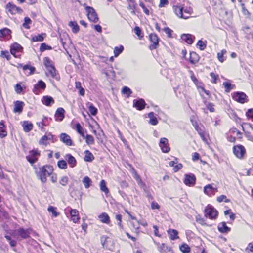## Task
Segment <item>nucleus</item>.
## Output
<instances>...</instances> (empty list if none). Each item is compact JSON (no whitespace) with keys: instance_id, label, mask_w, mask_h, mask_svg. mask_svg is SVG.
<instances>
[{"instance_id":"obj_1","label":"nucleus","mask_w":253,"mask_h":253,"mask_svg":"<svg viewBox=\"0 0 253 253\" xmlns=\"http://www.w3.org/2000/svg\"><path fill=\"white\" fill-rule=\"evenodd\" d=\"M53 171V168L50 165H45L39 168L37 175L42 183L47 181L46 176L50 175Z\"/></svg>"},{"instance_id":"obj_2","label":"nucleus","mask_w":253,"mask_h":253,"mask_svg":"<svg viewBox=\"0 0 253 253\" xmlns=\"http://www.w3.org/2000/svg\"><path fill=\"white\" fill-rule=\"evenodd\" d=\"M205 216L211 220L216 219L218 216L217 211L211 206H207L204 209Z\"/></svg>"},{"instance_id":"obj_3","label":"nucleus","mask_w":253,"mask_h":253,"mask_svg":"<svg viewBox=\"0 0 253 253\" xmlns=\"http://www.w3.org/2000/svg\"><path fill=\"white\" fill-rule=\"evenodd\" d=\"M85 10L87 12V15L88 19L92 22H97L99 19L94 9L92 7L86 6Z\"/></svg>"},{"instance_id":"obj_4","label":"nucleus","mask_w":253,"mask_h":253,"mask_svg":"<svg viewBox=\"0 0 253 253\" xmlns=\"http://www.w3.org/2000/svg\"><path fill=\"white\" fill-rule=\"evenodd\" d=\"M234 155L239 159H242L246 154L245 147L241 145L234 146L233 148Z\"/></svg>"},{"instance_id":"obj_5","label":"nucleus","mask_w":253,"mask_h":253,"mask_svg":"<svg viewBox=\"0 0 253 253\" xmlns=\"http://www.w3.org/2000/svg\"><path fill=\"white\" fill-rule=\"evenodd\" d=\"M173 8L175 14L179 18L183 19H187L189 18L188 15H186L183 14L184 6L180 4H177L173 6Z\"/></svg>"},{"instance_id":"obj_6","label":"nucleus","mask_w":253,"mask_h":253,"mask_svg":"<svg viewBox=\"0 0 253 253\" xmlns=\"http://www.w3.org/2000/svg\"><path fill=\"white\" fill-rule=\"evenodd\" d=\"M233 98L240 103H244L248 102V97L246 94L242 92H237L234 93Z\"/></svg>"},{"instance_id":"obj_7","label":"nucleus","mask_w":253,"mask_h":253,"mask_svg":"<svg viewBox=\"0 0 253 253\" xmlns=\"http://www.w3.org/2000/svg\"><path fill=\"white\" fill-rule=\"evenodd\" d=\"M6 8L8 12L11 14H21L23 12V10L21 8L16 6L15 4L10 2L6 4Z\"/></svg>"},{"instance_id":"obj_8","label":"nucleus","mask_w":253,"mask_h":253,"mask_svg":"<svg viewBox=\"0 0 253 253\" xmlns=\"http://www.w3.org/2000/svg\"><path fill=\"white\" fill-rule=\"evenodd\" d=\"M195 181L196 177L193 174L190 173L189 174H186L185 175L184 183L185 185L189 186H193L195 184Z\"/></svg>"},{"instance_id":"obj_9","label":"nucleus","mask_w":253,"mask_h":253,"mask_svg":"<svg viewBox=\"0 0 253 253\" xmlns=\"http://www.w3.org/2000/svg\"><path fill=\"white\" fill-rule=\"evenodd\" d=\"M149 39L153 43L150 45L149 48L151 50L156 49L159 44V38L156 34H151L149 35Z\"/></svg>"},{"instance_id":"obj_10","label":"nucleus","mask_w":253,"mask_h":253,"mask_svg":"<svg viewBox=\"0 0 253 253\" xmlns=\"http://www.w3.org/2000/svg\"><path fill=\"white\" fill-rule=\"evenodd\" d=\"M31 230L30 229H24L20 228L17 230V232L22 239H27L30 237Z\"/></svg>"},{"instance_id":"obj_11","label":"nucleus","mask_w":253,"mask_h":253,"mask_svg":"<svg viewBox=\"0 0 253 253\" xmlns=\"http://www.w3.org/2000/svg\"><path fill=\"white\" fill-rule=\"evenodd\" d=\"M159 146L164 153H168L170 151V147L168 146V140L166 138L160 139Z\"/></svg>"},{"instance_id":"obj_12","label":"nucleus","mask_w":253,"mask_h":253,"mask_svg":"<svg viewBox=\"0 0 253 253\" xmlns=\"http://www.w3.org/2000/svg\"><path fill=\"white\" fill-rule=\"evenodd\" d=\"M59 138L60 139V141H61L62 142L65 143L67 146H72L73 145V142L72 139H71V137L69 135H68L67 134L65 133H61L60 136Z\"/></svg>"},{"instance_id":"obj_13","label":"nucleus","mask_w":253,"mask_h":253,"mask_svg":"<svg viewBox=\"0 0 253 253\" xmlns=\"http://www.w3.org/2000/svg\"><path fill=\"white\" fill-rule=\"evenodd\" d=\"M45 87V83L42 81L40 80L38 82L37 84L34 85L33 91L35 94H38L40 93V89L44 90Z\"/></svg>"},{"instance_id":"obj_14","label":"nucleus","mask_w":253,"mask_h":253,"mask_svg":"<svg viewBox=\"0 0 253 253\" xmlns=\"http://www.w3.org/2000/svg\"><path fill=\"white\" fill-rule=\"evenodd\" d=\"M145 105V102L143 99H139L138 100L135 99L133 100V106L139 110L143 109Z\"/></svg>"},{"instance_id":"obj_15","label":"nucleus","mask_w":253,"mask_h":253,"mask_svg":"<svg viewBox=\"0 0 253 253\" xmlns=\"http://www.w3.org/2000/svg\"><path fill=\"white\" fill-rule=\"evenodd\" d=\"M64 113L65 110L63 108H58L55 114L56 120L61 121L65 117Z\"/></svg>"},{"instance_id":"obj_16","label":"nucleus","mask_w":253,"mask_h":253,"mask_svg":"<svg viewBox=\"0 0 253 253\" xmlns=\"http://www.w3.org/2000/svg\"><path fill=\"white\" fill-rule=\"evenodd\" d=\"M181 39L184 41L189 44H191L193 42L194 37L190 34H183L181 35Z\"/></svg>"},{"instance_id":"obj_17","label":"nucleus","mask_w":253,"mask_h":253,"mask_svg":"<svg viewBox=\"0 0 253 253\" xmlns=\"http://www.w3.org/2000/svg\"><path fill=\"white\" fill-rule=\"evenodd\" d=\"M24 105L23 102L16 101L14 102V112L16 113H21L22 111L23 107Z\"/></svg>"},{"instance_id":"obj_18","label":"nucleus","mask_w":253,"mask_h":253,"mask_svg":"<svg viewBox=\"0 0 253 253\" xmlns=\"http://www.w3.org/2000/svg\"><path fill=\"white\" fill-rule=\"evenodd\" d=\"M66 160L67 161L68 164L70 165L71 168L74 167L76 165V159L70 154H67L65 157Z\"/></svg>"},{"instance_id":"obj_19","label":"nucleus","mask_w":253,"mask_h":253,"mask_svg":"<svg viewBox=\"0 0 253 253\" xmlns=\"http://www.w3.org/2000/svg\"><path fill=\"white\" fill-rule=\"evenodd\" d=\"M22 49V46L17 43H14L11 47L10 52L11 54L16 56V53Z\"/></svg>"},{"instance_id":"obj_20","label":"nucleus","mask_w":253,"mask_h":253,"mask_svg":"<svg viewBox=\"0 0 253 253\" xmlns=\"http://www.w3.org/2000/svg\"><path fill=\"white\" fill-rule=\"evenodd\" d=\"M42 101L46 106H50L51 104L54 103L53 98L49 96H44L42 99Z\"/></svg>"},{"instance_id":"obj_21","label":"nucleus","mask_w":253,"mask_h":253,"mask_svg":"<svg viewBox=\"0 0 253 253\" xmlns=\"http://www.w3.org/2000/svg\"><path fill=\"white\" fill-rule=\"evenodd\" d=\"M99 220L103 223L109 224L110 223V217L108 214L105 212L101 213L98 216Z\"/></svg>"},{"instance_id":"obj_22","label":"nucleus","mask_w":253,"mask_h":253,"mask_svg":"<svg viewBox=\"0 0 253 253\" xmlns=\"http://www.w3.org/2000/svg\"><path fill=\"white\" fill-rule=\"evenodd\" d=\"M218 229L221 233H226L230 231V228L226 226L225 222H222L218 226Z\"/></svg>"},{"instance_id":"obj_23","label":"nucleus","mask_w":253,"mask_h":253,"mask_svg":"<svg viewBox=\"0 0 253 253\" xmlns=\"http://www.w3.org/2000/svg\"><path fill=\"white\" fill-rule=\"evenodd\" d=\"M128 3L127 8L129 10H132L131 13L132 14H135V9L136 7V4L135 3V0H127Z\"/></svg>"},{"instance_id":"obj_24","label":"nucleus","mask_w":253,"mask_h":253,"mask_svg":"<svg viewBox=\"0 0 253 253\" xmlns=\"http://www.w3.org/2000/svg\"><path fill=\"white\" fill-rule=\"evenodd\" d=\"M23 130L26 132L30 131L33 129V124L28 121H24L22 124Z\"/></svg>"},{"instance_id":"obj_25","label":"nucleus","mask_w":253,"mask_h":253,"mask_svg":"<svg viewBox=\"0 0 253 253\" xmlns=\"http://www.w3.org/2000/svg\"><path fill=\"white\" fill-rule=\"evenodd\" d=\"M45 36L46 34L44 33H42L41 34H39L38 35L33 36L31 40L33 42H42L43 41Z\"/></svg>"},{"instance_id":"obj_26","label":"nucleus","mask_w":253,"mask_h":253,"mask_svg":"<svg viewBox=\"0 0 253 253\" xmlns=\"http://www.w3.org/2000/svg\"><path fill=\"white\" fill-rule=\"evenodd\" d=\"M68 26L72 28L74 33H77L79 31V26L76 21H70Z\"/></svg>"},{"instance_id":"obj_27","label":"nucleus","mask_w":253,"mask_h":253,"mask_svg":"<svg viewBox=\"0 0 253 253\" xmlns=\"http://www.w3.org/2000/svg\"><path fill=\"white\" fill-rule=\"evenodd\" d=\"M168 233L171 240H174L178 239V231L175 229H170L168 231Z\"/></svg>"},{"instance_id":"obj_28","label":"nucleus","mask_w":253,"mask_h":253,"mask_svg":"<svg viewBox=\"0 0 253 253\" xmlns=\"http://www.w3.org/2000/svg\"><path fill=\"white\" fill-rule=\"evenodd\" d=\"M84 154V160L85 162H92L94 160V157L93 154L89 150H85Z\"/></svg>"},{"instance_id":"obj_29","label":"nucleus","mask_w":253,"mask_h":253,"mask_svg":"<svg viewBox=\"0 0 253 253\" xmlns=\"http://www.w3.org/2000/svg\"><path fill=\"white\" fill-rule=\"evenodd\" d=\"M148 117L150 118L149 123L152 125H156L158 122L157 119L154 116V113L152 112L148 114Z\"/></svg>"},{"instance_id":"obj_30","label":"nucleus","mask_w":253,"mask_h":253,"mask_svg":"<svg viewBox=\"0 0 253 253\" xmlns=\"http://www.w3.org/2000/svg\"><path fill=\"white\" fill-rule=\"evenodd\" d=\"M199 61V56L198 54L194 52H191L190 56V62L192 64H196Z\"/></svg>"},{"instance_id":"obj_31","label":"nucleus","mask_w":253,"mask_h":253,"mask_svg":"<svg viewBox=\"0 0 253 253\" xmlns=\"http://www.w3.org/2000/svg\"><path fill=\"white\" fill-rule=\"evenodd\" d=\"M7 135L5 126L2 122H0V137L4 138Z\"/></svg>"},{"instance_id":"obj_32","label":"nucleus","mask_w":253,"mask_h":253,"mask_svg":"<svg viewBox=\"0 0 253 253\" xmlns=\"http://www.w3.org/2000/svg\"><path fill=\"white\" fill-rule=\"evenodd\" d=\"M82 181L85 188H88L92 183L91 179L87 176H85Z\"/></svg>"},{"instance_id":"obj_33","label":"nucleus","mask_w":253,"mask_h":253,"mask_svg":"<svg viewBox=\"0 0 253 253\" xmlns=\"http://www.w3.org/2000/svg\"><path fill=\"white\" fill-rule=\"evenodd\" d=\"M50 74V76L54 78L57 79L58 78V74L57 73V71L54 66L52 67H50L49 68L47 69Z\"/></svg>"},{"instance_id":"obj_34","label":"nucleus","mask_w":253,"mask_h":253,"mask_svg":"<svg viewBox=\"0 0 253 253\" xmlns=\"http://www.w3.org/2000/svg\"><path fill=\"white\" fill-rule=\"evenodd\" d=\"M100 188L101 191L104 192L105 194L109 193V189L106 187V182L104 180H102L100 182Z\"/></svg>"},{"instance_id":"obj_35","label":"nucleus","mask_w":253,"mask_h":253,"mask_svg":"<svg viewBox=\"0 0 253 253\" xmlns=\"http://www.w3.org/2000/svg\"><path fill=\"white\" fill-rule=\"evenodd\" d=\"M43 64L46 69L54 66L52 61L48 57H44L43 58Z\"/></svg>"},{"instance_id":"obj_36","label":"nucleus","mask_w":253,"mask_h":253,"mask_svg":"<svg viewBox=\"0 0 253 253\" xmlns=\"http://www.w3.org/2000/svg\"><path fill=\"white\" fill-rule=\"evenodd\" d=\"M76 129L83 137H85L84 129L79 123L76 124Z\"/></svg>"},{"instance_id":"obj_37","label":"nucleus","mask_w":253,"mask_h":253,"mask_svg":"<svg viewBox=\"0 0 253 253\" xmlns=\"http://www.w3.org/2000/svg\"><path fill=\"white\" fill-rule=\"evenodd\" d=\"M223 85L225 88V92L227 93L229 92L230 90L235 87L234 85L231 84L229 82H224L223 84Z\"/></svg>"},{"instance_id":"obj_38","label":"nucleus","mask_w":253,"mask_h":253,"mask_svg":"<svg viewBox=\"0 0 253 253\" xmlns=\"http://www.w3.org/2000/svg\"><path fill=\"white\" fill-rule=\"evenodd\" d=\"M75 85L76 87L79 90V94L82 96H84V94L85 90L82 87L81 83L80 82H76Z\"/></svg>"},{"instance_id":"obj_39","label":"nucleus","mask_w":253,"mask_h":253,"mask_svg":"<svg viewBox=\"0 0 253 253\" xmlns=\"http://www.w3.org/2000/svg\"><path fill=\"white\" fill-rule=\"evenodd\" d=\"M213 190H214V188L211 184L207 185L204 187V192L208 195H210V192Z\"/></svg>"},{"instance_id":"obj_40","label":"nucleus","mask_w":253,"mask_h":253,"mask_svg":"<svg viewBox=\"0 0 253 253\" xmlns=\"http://www.w3.org/2000/svg\"><path fill=\"white\" fill-rule=\"evenodd\" d=\"M180 250L183 253H189L190 252V248L186 244L182 245L180 247Z\"/></svg>"},{"instance_id":"obj_41","label":"nucleus","mask_w":253,"mask_h":253,"mask_svg":"<svg viewBox=\"0 0 253 253\" xmlns=\"http://www.w3.org/2000/svg\"><path fill=\"white\" fill-rule=\"evenodd\" d=\"M122 92L124 94H126L127 97H129L132 93L131 89L127 86L123 87Z\"/></svg>"},{"instance_id":"obj_42","label":"nucleus","mask_w":253,"mask_h":253,"mask_svg":"<svg viewBox=\"0 0 253 253\" xmlns=\"http://www.w3.org/2000/svg\"><path fill=\"white\" fill-rule=\"evenodd\" d=\"M56 208L50 206L48 208L47 210L48 212H51L54 217H57L59 215V213L56 212Z\"/></svg>"},{"instance_id":"obj_43","label":"nucleus","mask_w":253,"mask_h":253,"mask_svg":"<svg viewBox=\"0 0 253 253\" xmlns=\"http://www.w3.org/2000/svg\"><path fill=\"white\" fill-rule=\"evenodd\" d=\"M124 47L122 45H120L119 47H115L114 50V54L115 57H117L123 50Z\"/></svg>"},{"instance_id":"obj_44","label":"nucleus","mask_w":253,"mask_h":253,"mask_svg":"<svg viewBox=\"0 0 253 253\" xmlns=\"http://www.w3.org/2000/svg\"><path fill=\"white\" fill-rule=\"evenodd\" d=\"M23 69L24 71H26L27 70H30V71L29 73V75L33 74L35 71V67H32L29 65H25L23 66Z\"/></svg>"},{"instance_id":"obj_45","label":"nucleus","mask_w":253,"mask_h":253,"mask_svg":"<svg viewBox=\"0 0 253 253\" xmlns=\"http://www.w3.org/2000/svg\"><path fill=\"white\" fill-rule=\"evenodd\" d=\"M32 23V21L30 18L26 17L24 18V22L23 23V26L27 29H30V26L28 25Z\"/></svg>"},{"instance_id":"obj_46","label":"nucleus","mask_w":253,"mask_h":253,"mask_svg":"<svg viewBox=\"0 0 253 253\" xmlns=\"http://www.w3.org/2000/svg\"><path fill=\"white\" fill-rule=\"evenodd\" d=\"M11 31L7 28H4L0 30V37H4L10 35Z\"/></svg>"},{"instance_id":"obj_47","label":"nucleus","mask_w":253,"mask_h":253,"mask_svg":"<svg viewBox=\"0 0 253 253\" xmlns=\"http://www.w3.org/2000/svg\"><path fill=\"white\" fill-rule=\"evenodd\" d=\"M58 166L62 169H65L67 168V164L65 160H62L58 162Z\"/></svg>"},{"instance_id":"obj_48","label":"nucleus","mask_w":253,"mask_h":253,"mask_svg":"<svg viewBox=\"0 0 253 253\" xmlns=\"http://www.w3.org/2000/svg\"><path fill=\"white\" fill-rule=\"evenodd\" d=\"M84 138L86 139V142L88 145L94 143V138L92 136L87 134Z\"/></svg>"},{"instance_id":"obj_49","label":"nucleus","mask_w":253,"mask_h":253,"mask_svg":"<svg viewBox=\"0 0 253 253\" xmlns=\"http://www.w3.org/2000/svg\"><path fill=\"white\" fill-rule=\"evenodd\" d=\"M88 109L91 115L95 116L97 113V109L92 104L88 106Z\"/></svg>"},{"instance_id":"obj_50","label":"nucleus","mask_w":253,"mask_h":253,"mask_svg":"<svg viewBox=\"0 0 253 253\" xmlns=\"http://www.w3.org/2000/svg\"><path fill=\"white\" fill-rule=\"evenodd\" d=\"M51 46L46 45L45 43H42L41 44L40 50L41 52H43L45 50H51Z\"/></svg>"},{"instance_id":"obj_51","label":"nucleus","mask_w":253,"mask_h":253,"mask_svg":"<svg viewBox=\"0 0 253 253\" xmlns=\"http://www.w3.org/2000/svg\"><path fill=\"white\" fill-rule=\"evenodd\" d=\"M196 221L200 223L201 225H207L206 223L205 222V220L202 218L200 215H198L196 216Z\"/></svg>"},{"instance_id":"obj_52","label":"nucleus","mask_w":253,"mask_h":253,"mask_svg":"<svg viewBox=\"0 0 253 253\" xmlns=\"http://www.w3.org/2000/svg\"><path fill=\"white\" fill-rule=\"evenodd\" d=\"M227 52L226 50H222L220 53L217 54V57L219 61L223 62L224 61L223 55Z\"/></svg>"},{"instance_id":"obj_53","label":"nucleus","mask_w":253,"mask_h":253,"mask_svg":"<svg viewBox=\"0 0 253 253\" xmlns=\"http://www.w3.org/2000/svg\"><path fill=\"white\" fill-rule=\"evenodd\" d=\"M68 182V178L65 176L62 177L59 181V183L63 186H65Z\"/></svg>"},{"instance_id":"obj_54","label":"nucleus","mask_w":253,"mask_h":253,"mask_svg":"<svg viewBox=\"0 0 253 253\" xmlns=\"http://www.w3.org/2000/svg\"><path fill=\"white\" fill-rule=\"evenodd\" d=\"M217 201L218 202H221L222 201H224L226 203H228L230 202V200L227 199L226 196L225 195H222L217 198Z\"/></svg>"},{"instance_id":"obj_55","label":"nucleus","mask_w":253,"mask_h":253,"mask_svg":"<svg viewBox=\"0 0 253 253\" xmlns=\"http://www.w3.org/2000/svg\"><path fill=\"white\" fill-rule=\"evenodd\" d=\"M1 57L2 58L5 57L7 60L10 59L11 56L7 51H2L1 53Z\"/></svg>"},{"instance_id":"obj_56","label":"nucleus","mask_w":253,"mask_h":253,"mask_svg":"<svg viewBox=\"0 0 253 253\" xmlns=\"http://www.w3.org/2000/svg\"><path fill=\"white\" fill-rule=\"evenodd\" d=\"M197 45L199 46L201 50H203L206 47V44L202 40H199L197 43Z\"/></svg>"},{"instance_id":"obj_57","label":"nucleus","mask_w":253,"mask_h":253,"mask_svg":"<svg viewBox=\"0 0 253 253\" xmlns=\"http://www.w3.org/2000/svg\"><path fill=\"white\" fill-rule=\"evenodd\" d=\"M139 5L142 7V8L144 12L147 15H149V10L145 6L144 4L141 2L140 1L139 2Z\"/></svg>"},{"instance_id":"obj_58","label":"nucleus","mask_w":253,"mask_h":253,"mask_svg":"<svg viewBox=\"0 0 253 253\" xmlns=\"http://www.w3.org/2000/svg\"><path fill=\"white\" fill-rule=\"evenodd\" d=\"M39 144H44L45 145H47V137L45 135L43 136L39 140Z\"/></svg>"},{"instance_id":"obj_59","label":"nucleus","mask_w":253,"mask_h":253,"mask_svg":"<svg viewBox=\"0 0 253 253\" xmlns=\"http://www.w3.org/2000/svg\"><path fill=\"white\" fill-rule=\"evenodd\" d=\"M26 158L27 161L31 164H34L38 160V159L36 157H31L30 156H27Z\"/></svg>"},{"instance_id":"obj_60","label":"nucleus","mask_w":253,"mask_h":253,"mask_svg":"<svg viewBox=\"0 0 253 253\" xmlns=\"http://www.w3.org/2000/svg\"><path fill=\"white\" fill-rule=\"evenodd\" d=\"M15 90L17 93H20L22 91L23 88L20 84H18L15 86Z\"/></svg>"},{"instance_id":"obj_61","label":"nucleus","mask_w":253,"mask_h":253,"mask_svg":"<svg viewBox=\"0 0 253 253\" xmlns=\"http://www.w3.org/2000/svg\"><path fill=\"white\" fill-rule=\"evenodd\" d=\"M163 30L167 34L168 37H171L172 30L169 27L164 28Z\"/></svg>"},{"instance_id":"obj_62","label":"nucleus","mask_w":253,"mask_h":253,"mask_svg":"<svg viewBox=\"0 0 253 253\" xmlns=\"http://www.w3.org/2000/svg\"><path fill=\"white\" fill-rule=\"evenodd\" d=\"M184 13L183 14L186 15H189L192 12V9L190 7H186L185 9H183Z\"/></svg>"},{"instance_id":"obj_63","label":"nucleus","mask_w":253,"mask_h":253,"mask_svg":"<svg viewBox=\"0 0 253 253\" xmlns=\"http://www.w3.org/2000/svg\"><path fill=\"white\" fill-rule=\"evenodd\" d=\"M246 115L253 120V108L249 109L246 112Z\"/></svg>"},{"instance_id":"obj_64","label":"nucleus","mask_w":253,"mask_h":253,"mask_svg":"<svg viewBox=\"0 0 253 253\" xmlns=\"http://www.w3.org/2000/svg\"><path fill=\"white\" fill-rule=\"evenodd\" d=\"M161 253H173V252L170 247H166V249Z\"/></svg>"}]
</instances>
